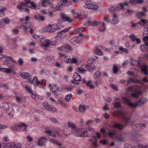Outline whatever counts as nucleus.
Returning <instances> with one entry per match:
<instances>
[{
	"label": "nucleus",
	"mask_w": 148,
	"mask_h": 148,
	"mask_svg": "<svg viewBox=\"0 0 148 148\" xmlns=\"http://www.w3.org/2000/svg\"><path fill=\"white\" fill-rule=\"evenodd\" d=\"M112 115L114 116H120L121 117L122 119V122L125 125H128L132 126L134 129H143L145 127V124H134L133 121L131 120L129 117L125 116L123 112L121 110H119L114 112L112 113Z\"/></svg>",
	"instance_id": "obj_1"
},
{
	"label": "nucleus",
	"mask_w": 148,
	"mask_h": 148,
	"mask_svg": "<svg viewBox=\"0 0 148 148\" xmlns=\"http://www.w3.org/2000/svg\"><path fill=\"white\" fill-rule=\"evenodd\" d=\"M123 103L127 104L133 108H135L139 106L143 105L145 104L147 101V99L145 98H142L138 99L136 102L132 103L130 99L127 98L122 97Z\"/></svg>",
	"instance_id": "obj_2"
},
{
	"label": "nucleus",
	"mask_w": 148,
	"mask_h": 148,
	"mask_svg": "<svg viewBox=\"0 0 148 148\" xmlns=\"http://www.w3.org/2000/svg\"><path fill=\"white\" fill-rule=\"evenodd\" d=\"M93 132V129L90 127H88L86 128L84 130L81 129L79 133L76 134H75L78 136L89 137L91 136Z\"/></svg>",
	"instance_id": "obj_3"
},
{
	"label": "nucleus",
	"mask_w": 148,
	"mask_h": 148,
	"mask_svg": "<svg viewBox=\"0 0 148 148\" xmlns=\"http://www.w3.org/2000/svg\"><path fill=\"white\" fill-rule=\"evenodd\" d=\"M62 25L60 24H55L49 25L45 28V31L48 32H54L56 30H60L62 27Z\"/></svg>",
	"instance_id": "obj_4"
},
{
	"label": "nucleus",
	"mask_w": 148,
	"mask_h": 148,
	"mask_svg": "<svg viewBox=\"0 0 148 148\" xmlns=\"http://www.w3.org/2000/svg\"><path fill=\"white\" fill-rule=\"evenodd\" d=\"M128 4L127 2H124L123 3H121L118 4V7L116 6H113L110 8L108 11L110 12H113L120 10H123L124 9V6H127Z\"/></svg>",
	"instance_id": "obj_5"
},
{
	"label": "nucleus",
	"mask_w": 148,
	"mask_h": 148,
	"mask_svg": "<svg viewBox=\"0 0 148 148\" xmlns=\"http://www.w3.org/2000/svg\"><path fill=\"white\" fill-rule=\"evenodd\" d=\"M5 105V110L7 114L10 118L11 119L13 117L14 114V110L12 108V105L11 103H6Z\"/></svg>",
	"instance_id": "obj_6"
},
{
	"label": "nucleus",
	"mask_w": 148,
	"mask_h": 148,
	"mask_svg": "<svg viewBox=\"0 0 148 148\" xmlns=\"http://www.w3.org/2000/svg\"><path fill=\"white\" fill-rule=\"evenodd\" d=\"M85 2L86 4L84 5L85 8L91 9L95 10H97L99 8L98 6L92 1L86 0Z\"/></svg>",
	"instance_id": "obj_7"
},
{
	"label": "nucleus",
	"mask_w": 148,
	"mask_h": 148,
	"mask_svg": "<svg viewBox=\"0 0 148 148\" xmlns=\"http://www.w3.org/2000/svg\"><path fill=\"white\" fill-rule=\"evenodd\" d=\"M61 131V129L58 127H56L53 129L52 131L46 129L45 130V133L50 136L52 134V132H53V134H52V136L53 137H55L56 136H61L60 133V132Z\"/></svg>",
	"instance_id": "obj_8"
},
{
	"label": "nucleus",
	"mask_w": 148,
	"mask_h": 148,
	"mask_svg": "<svg viewBox=\"0 0 148 148\" xmlns=\"http://www.w3.org/2000/svg\"><path fill=\"white\" fill-rule=\"evenodd\" d=\"M67 124L68 127L72 129L71 133L74 135L76 136H77L75 134H78L79 133L81 129L80 128H76L75 124L71 122H68Z\"/></svg>",
	"instance_id": "obj_9"
},
{
	"label": "nucleus",
	"mask_w": 148,
	"mask_h": 148,
	"mask_svg": "<svg viewBox=\"0 0 148 148\" xmlns=\"http://www.w3.org/2000/svg\"><path fill=\"white\" fill-rule=\"evenodd\" d=\"M45 43H42L41 44V47L47 48L50 45L53 46H57L58 45V44L56 41H52L50 40H45Z\"/></svg>",
	"instance_id": "obj_10"
},
{
	"label": "nucleus",
	"mask_w": 148,
	"mask_h": 148,
	"mask_svg": "<svg viewBox=\"0 0 148 148\" xmlns=\"http://www.w3.org/2000/svg\"><path fill=\"white\" fill-rule=\"evenodd\" d=\"M73 79L71 81V82L77 84H82V79L80 76L77 73L74 74L73 77Z\"/></svg>",
	"instance_id": "obj_11"
},
{
	"label": "nucleus",
	"mask_w": 148,
	"mask_h": 148,
	"mask_svg": "<svg viewBox=\"0 0 148 148\" xmlns=\"http://www.w3.org/2000/svg\"><path fill=\"white\" fill-rule=\"evenodd\" d=\"M49 87L52 92L56 93V95H58L57 94L58 93V92H59V96H60V95L62 92V90L61 88H58L54 84H49Z\"/></svg>",
	"instance_id": "obj_12"
},
{
	"label": "nucleus",
	"mask_w": 148,
	"mask_h": 148,
	"mask_svg": "<svg viewBox=\"0 0 148 148\" xmlns=\"http://www.w3.org/2000/svg\"><path fill=\"white\" fill-rule=\"evenodd\" d=\"M29 81L30 82V83L37 85L40 84L42 85V86H45L46 85V81L44 79H43L41 81H38V78L36 76L34 77L33 80H31L30 79Z\"/></svg>",
	"instance_id": "obj_13"
},
{
	"label": "nucleus",
	"mask_w": 148,
	"mask_h": 148,
	"mask_svg": "<svg viewBox=\"0 0 148 148\" xmlns=\"http://www.w3.org/2000/svg\"><path fill=\"white\" fill-rule=\"evenodd\" d=\"M25 2H23L21 4L23 5H26L29 7L34 9H35L36 6L35 4L33 1H31L30 0H23Z\"/></svg>",
	"instance_id": "obj_14"
},
{
	"label": "nucleus",
	"mask_w": 148,
	"mask_h": 148,
	"mask_svg": "<svg viewBox=\"0 0 148 148\" xmlns=\"http://www.w3.org/2000/svg\"><path fill=\"white\" fill-rule=\"evenodd\" d=\"M42 105L46 109L51 112H55L57 111V109L56 108L49 105L47 102L43 103Z\"/></svg>",
	"instance_id": "obj_15"
},
{
	"label": "nucleus",
	"mask_w": 148,
	"mask_h": 148,
	"mask_svg": "<svg viewBox=\"0 0 148 148\" xmlns=\"http://www.w3.org/2000/svg\"><path fill=\"white\" fill-rule=\"evenodd\" d=\"M101 73L99 71H98L95 73L93 75V77L95 80V84L98 86L99 84L101 83L100 75Z\"/></svg>",
	"instance_id": "obj_16"
},
{
	"label": "nucleus",
	"mask_w": 148,
	"mask_h": 148,
	"mask_svg": "<svg viewBox=\"0 0 148 148\" xmlns=\"http://www.w3.org/2000/svg\"><path fill=\"white\" fill-rule=\"evenodd\" d=\"M58 51H63L66 53L71 52L72 51V49L69 45H65L57 48Z\"/></svg>",
	"instance_id": "obj_17"
},
{
	"label": "nucleus",
	"mask_w": 148,
	"mask_h": 148,
	"mask_svg": "<svg viewBox=\"0 0 148 148\" xmlns=\"http://www.w3.org/2000/svg\"><path fill=\"white\" fill-rule=\"evenodd\" d=\"M143 40L145 44L141 46V49L143 52L145 51L148 49V36H145L143 38Z\"/></svg>",
	"instance_id": "obj_18"
},
{
	"label": "nucleus",
	"mask_w": 148,
	"mask_h": 148,
	"mask_svg": "<svg viewBox=\"0 0 148 148\" xmlns=\"http://www.w3.org/2000/svg\"><path fill=\"white\" fill-rule=\"evenodd\" d=\"M83 35L82 34H79L78 37H75L70 40L71 42L73 45H75L78 43L82 39Z\"/></svg>",
	"instance_id": "obj_19"
},
{
	"label": "nucleus",
	"mask_w": 148,
	"mask_h": 148,
	"mask_svg": "<svg viewBox=\"0 0 148 148\" xmlns=\"http://www.w3.org/2000/svg\"><path fill=\"white\" fill-rule=\"evenodd\" d=\"M138 66L141 68L142 73L146 75H148V66L145 63H143L141 61L140 66Z\"/></svg>",
	"instance_id": "obj_20"
},
{
	"label": "nucleus",
	"mask_w": 148,
	"mask_h": 148,
	"mask_svg": "<svg viewBox=\"0 0 148 148\" xmlns=\"http://www.w3.org/2000/svg\"><path fill=\"white\" fill-rule=\"evenodd\" d=\"M33 27V24L30 22H26L25 24H21L19 28L21 29H23L25 30L29 28H32Z\"/></svg>",
	"instance_id": "obj_21"
},
{
	"label": "nucleus",
	"mask_w": 148,
	"mask_h": 148,
	"mask_svg": "<svg viewBox=\"0 0 148 148\" xmlns=\"http://www.w3.org/2000/svg\"><path fill=\"white\" fill-rule=\"evenodd\" d=\"M68 0H63L62 1H60L58 3L55 7L56 10L57 11L61 10L64 6L66 5V4L68 2Z\"/></svg>",
	"instance_id": "obj_22"
},
{
	"label": "nucleus",
	"mask_w": 148,
	"mask_h": 148,
	"mask_svg": "<svg viewBox=\"0 0 148 148\" xmlns=\"http://www.w3.org/2000/svg\"><path fill=\"white\" fill-rule=\"evenodd\" d=\"M74 14V17L78 18L80 20H82L85 18L87 16L86 13L84 12L80 13H75Z\"/></svg>",
	"instance_id": "obj_23"
},
{
	"label": "nucleus",
	"mask_w": 148,
	"mask_h": 148,
	"mask_svg": "<svg viewBox=\"0 0 148 148\" xmlns=\"http://www.w3.org/2000/svg\"><path fill=\"white\" fill-rule=\"evenodd\" d=\"M71 28V27H69L67 28H65L64 30L58 32L57 33L58 35L56 36L60 37L63 38L66 36L65 33L68 32Z\"/></svg>",
	"instance_id": "obj_24"
},
{
	"label": "nucleus",
	"mask_w": 148,
	"mask_h": 148,
	"mask_svg": "<svg viewBox=\"0 0 148 148\" xmlns=\"http://www.w3.org/2000/svg\"><path fill=\"white\" fill-rule=\"evenodd\" d=\"M141 89V87L140 86L137 85H134L130 86L128 88L127 91L128 92H136L140 90Z\"/></svg>",
	"instance_id": "obj_25"
},
{
	"label": "nucleus",
	"mask_w": 148,
	"mask_h": 148,
	"mask_svg": "<svg viewBox=\"0 0 148 148\" xmlns=\"http://www.w3.org/2000/svg\"><path fill=\"white\" fill-rule=\"evenodd\" d=\"M33 37L38 42H41L40 46L41 47V44L42 43H45V38L42 36H38L36 35H34Z\"/></svg>",
	"instance_id": "obj_26"
},
{
	"label": "nucleus",
	"mask_w": 148,
	"mask_h": 148,
	"mask_svg": "<svg viewBox=\"0 0 148 148\" xmlns=\"http://www.w3.org/2000/svg\"><path fill=\"white\" fill-rule=\"evenodd\" d=\"M47 141V139L46 136L41 137L38 140L37 145L39 146H44L46 143Z\"/></svg>",
	"instance_id": "obj_27"
},
{
	"label": "nucleus",
	"mask_w": 148,
	"mask_h": 148,
	"mask_svg": "<svg viewBox=\"0 0 148 148\" xmlns=\"http://www.w3.org/2000/svg\"><path fill=\"white\" fill-rule=\"evenodd\" d=\"M99 24V21H87L85 22L84 23V25L86 26L91 25L93 26H96Z\"/></svg>",
	"instance_id": "obj_28"
},
{
	"label": "nucleus",
	"mask_w": 148,
	"mask_h": 148,
	"mask_svg": "<svg viewBox=\"0 0 148 148\" xmlns=\"http://www.w3.org/2000/svg\"><path fill=\"white\" fill-rule=\"evenodd\" d=\"M20 76L23 79L29 80V81L31 79L32 77V75L30 74L27 72H23L21 73Z\"/></svg>",
	"instance_id": "obj_29"
},
{
	"label": "nucleus",
	"mask_w": 148,
	"mask_h": 148,
	"mask_svg": "<svg viewBox=\"0 0 148 148\" xmlns=\"http://www.w3.org/2000/svg\"><path fill=\"white\" fill-rule=\"evenodd\" d=\"M141 61L140 60H134L132 58H131V61L130 62V64L132 66L138 65V66H140V63Z\"/></svg>",
	"instance_id": "obj_30"
},
{
	"label": "nucleus",
	"mask_w": 148,
	"mask_h": 148,
	"mask_svg": "<svg viewBox=\"0 0 148 148\" xmlns=\"http://www.w3.org/2000/svg\"><path fill=\"white\" fill-rule=\"evenodd\" d=\"M86 28H87L86 27H81L77 28V29L74 30L71 33V34H77L78 33H80L85 31Z\"/></svg>",
	"instance_id": "obj_31"
},
{
	"label": "nucleus",
	"mask_w": 148,
	"mask_h": 148,
	"mask_svg": "<svg viewBox=\"0 0 148 148\" xmlns=\"http://www.w3.org/2000/svg\"><path fill=\"white\" fill-rule=\"evenodd\" d=\"M79 110L82 114H84L86 112V110L88 109V107L84 105H80Z\"/></svg>",
	"instance_id": "obj_32"
},
{
	"label": "nucleus",
	"mask_w": 148,
	"mask_h": 148,
	"mask_svg": "<svg viewBox=\"0 0 148 148\" xmlns=\"http://www.w3.org/2000/svg\"><path fill=\"white\" fill-rule=\"evenodd\" d=\"M61 18L63 21H67L69 23L72 22V21L70 18L66 16V15L63 13H61L60 15Z\"/></svg>",
	"instance_id": "obj_33"
},
{
	"label": "nucleus",
	"mask_w": 148,
	"mask_h": 148,
	"mask_svg": "<svg viewBox=\"0 0 148 148\" xmlns=\"http://www.w3.org/2000/svg\"><path fill=\"white\" fill-rule=\"evenodd\" d=\"M15 97L16 101L18 103H20L23 102L25 100V97L21 95H16Z\"/></svg>",
	"instance_id": "obj_34"
},
{
	"label": "nucleus",
	"mask_w": 148,
	"mask_h": 148,
	"mask_svg": "<svg viewBox=\"0 0 148 148\" xmlns=\"http://www.w3.org/2000/svg\"><path fill=\"white\" fill-rule=\"evenodd\" d=\"M119 22L118 20V16L116 14L114 13L113 15V18L111 20L110 22L112 24H116Z\"/></svg>",
	"instance_id": "obj_35"
},
{
	"label": "nucleus",
	"mask_w": 148,
	"mask_h": 148,
	"mask_svg": "<svg viewBox=\"0 0 148 148\" xmlns=\"http://www.w3.org/2000/svg\"><path fill=\"white\" fill-rule=\"evenodd\" d=\"M120 99L118 98H116L114 102L113 103V105L116 108H119L121 107V104L120 103Z\"/></svg>",
	"instance_id": "obj_36"
},
{
	"label": "nucleus",
	"mask_w": 148,
	"mask_h": 148,
	"mask_svg": "<svg viewBox=\"0 0 148 148\" xmlns=\"http://www.w3.org/2000/svg\"><path fill=\"white\" fill-rule=\"evenodd\" d=\"M8 145L9 147L12 148H21V146L20 144L14 142L10 143Z\"/></svg>",
	"instance_id": "obj_37"
},
{
	"label": "nucleus",
	"mask_w": 148,
	"mask_h": 148,
	"mask_svg": "<svg viewBox=\"0 0 148 148\" xmlns=\"http://www.w3.org/2000/svg\"><path fill=\"white\" fill-rule=\"evenodd\" d=\"M103 49V47L101 46H98L96 47L95 52L98 55H102V50Z\"/></svg>",
	"instance_id": "obj_38"
},
{
	"label": "nucleus",
	"mask_w": 148,
	"mask_h": 148,
	"mask_svg": "<svg viewBox=\"0 0 148 148\" xmlns=\"http://www.w3.org/2000/svg\"><path fill=\"white\" fill-rule=\"evenodd\" d=\"M40 3L42 7H45L48 5H50L51 2L48 0H41Z\"/></svg>",
	"instance_id": "obj_39"
},
{
	"label": "nucleus",
	"mask_w": 148,
	"mask_h": 148,
	"mask_svg": "<svg viewBox=\"0 0 148 148\" xmlns=\"http://www.w3.org/2000/svg\"><path fill=\"white\" fill-rule=\"evenodd\" d=\"M127 82V84H129L131 82L139 83V82H140L139 80L136 79L134 78L130 77H129Z\"/></svg>",
	"instance_id": "obj_40"
},
{
	"label": "nucleus",
	"mask_w": 148,
	"mask_h": 148,
	"mask_svg": "<svg viewBox=\"0 0 148 148\" xmlns=\"http://www.w3.org/2000/svg\"><path fill=\"white\" fill-rule=\"evenodd\" d=\"M130 37L133 41L134 42L136 41L137 44L140 43V39L139 38H137L136 36L133 34L130 35Z\"/></svg>",
	"instance_id": "obj_41"
},
{
	"label": "nucleus",
	"mask_w": 148,
	"mask_h": 148,
	"mask_svg": "<svg viewBox=\"0 0 148 148\" xmlns=\"http://www.w3.org/2000/svg\"><path fill=\"white\" fill-rule=\"evenodd\" d=\"M10 20L8 18H5L1 20H0V26H3L4 25L3 22H4L5 24H9L10 23Z\"/></svg>",
	"instance_id": "obj_42"
},
{
	"label": "nucleus",
	"mask_w": 148,
	"mask_h": 148,
	"mask_svg": "<svg viewBox=\"0 0 148 148\" xmlns=\"http://www.w3.org/2000/svg\"><path fill=\"white\" fill-rule=\"evenodd\" d=\"M15 66L14 65H12L10 68H5V73H14L15 71L13 70V69L14 68Z\"/></svg>",
	"instance_id": "obj_43"
},
{
	"label": "nucleus",
	"mask_w": 148,
	"mask_h": 148,
	"mask_svg": "<svg viewBox=\"0 0 148 148\" xmlns=\"http://www.w3.org/2000/svg\"><path fill=\"white\" fill-rule=\"evenodd\" d=\"M134 11L132 10H127L126 12H123L122 13V15L124 16H127L131 15Z\"/></svg>",
	"instance_id": "obj_44"
},
{
	"label": "nucleus",
	"mask_w": 148,
	"mask_h": 148,
	"mask_svg": "<svg viewBox=\"0 0 148 148\" xmlns=\"http://www.w3.org/2000/svg\"><path fill=\"white\" fill-rule=\"evenodd\" d=\"M97 138L96 137H93L92 138L90 139V140L92 142V144L94 147H96L98 146L97 143Z\"/></svg>",
	"instance_id": "obj_45"
},
{
	"label": "nucleus",
	"mask_w": 148,
	"mask_h": 148,
	"mask_svg": "<svg viewBox=\"0 0 148 148\" xmlns=\"http://www.w3.org/2000/svg\"><path fill=\"white\" fill-rule=\"evenodd\" d=\"M117 134L116 132L113 130L108 132V135L110 138H113Z\"/></svg>",
	"instance_id": "obj_46"
},
{
	"label": "nucleus",
	"mask_w": 148,
	"mask_h": 148,
	"mask_svg": "<svg viewBox=\"0 0 148 148\" xmlns=\"http://www.w3.org/2000/svg\"><path fill=\"white\" fill-rule=\"evenodd\" d=\"M143 2V0H130V3L132 5L141 3Z\"/></svg>",
	"instance_id": "obj_47"
},
{
	"label": "nucleus",
	"mask_w": 148,
	"mask_h": 148,
	"mask_svg": "<svg viewBox=\"0 0 148 148\" xmlns=\"http://www.w3.org/2000/svg\"><path fill=\"white\" fill-rule=\"evenodd\" d=\"M35 19L37 21H43L45 20L44 16L39 15H36L34 16Z\"/></svg>",
	"instance_id": "obj_48"
},
{
	"label": "nucleus",
	"mask_w": 148,
	"mask_h": 148,
	"mask_svg": "<svg viewBox=\"0 0 148 148\" xmlns=\"http://www.w3.org/2000/svg\"><path fill=\"white\" fill-rule=\"evenodd\" d=\"M6 10V8L5 7L0 8V16L2 17L4 16V11Z\"/></svg>",
	"instance_id": "obj_49"
},
{
	"label": "nucleus",
	"mask_w": 148,
	"mask_h": 148,
	"mask_svg": "<svg viewBox=\"0 0 148 148\" xmlns=\"http://www.w3.org/2000/svg\"><path fill=\"white\" fill-rule=\"evenodd\" d=\"M19 130H21V131H24L25 130L27 126L26 125L25 123L21 124L20 125H19Z\"/></svg>",
	"instance_id": "obj_50"
},
{
	"label": "nucleus",
	"mask_w": 148,
	"mask_h": 148,
	"mask_svg": "<svg viewBox=\"0 0 148 148\" xmlns=\"http://www.w3.org/2000/svg\"><path fill=\"white\" fill-rule=\"evenodd\" d=\"M114 128H117L119 130H121L123 128V125L121 123H115L114 125Z\"/></svg>",
	"instance_id": "obj_51"
},
{
	"label": "nucleus",
	"mask_w": 148,
	"mask_h": 148,
	"mask_svg": "<svg viewBox=\"0 0 148 148\" xmlns=\"http://www.w3.org/2000/svg\"><path fill=\"white\" fill-rule=\"evenodd\" d=\"M11 128L13 130L18 131L19 130V125H13L11 126Z\"/></svg>",
	"instance_id": "obj_52"
},
{
	"label": "nucleus",
	"mask_w": 148,
	"mask_h": 148,
	"mask_svg": "<svg viewBox=\"0 0 148 148\" xmlns=\"http://www.w3.org/2000/svg\"><path fill=\"white\" fill-rule=\"evenodd\" d=\"M73 95L71 94H69L66 95L65 97V100L66 102H68L70 101Z\"/></svg>",
	"instance_id": "obj_53"
},
{
	"label": "nucleus",
	"mask_w": 148,
	"mask_h": 148,
	"mask_svg": "<svg viewBox=\"0 0 148 148\" xmlns=\"http://www.w3.org/2000/svg\"><path fill=\"white\" fill-rule=\"evenodd\" d=\"M8 127V126L4 124H0V134L4 132L3 129Z\"/></svg>",
	"instance_id": "obj_54"
},
{
	"label": "nucleus",
	"mask_w": 148,
	"mask_h": 148,
	"mask_svg": "<svg viewBox=\"0 0 148 148\" xmlns=\"http://www.w3.org/2000/svg\"><path fill=\"white\" fill-rule=\"evenodd\" d=\"M78 72L81 73H84L86 71L85 67H83V65L78 68Z\"/></svg>",
	"instance_id": "obj_55"
},
{
	"label": "nucleus",
	"mask_w": 148,
	"mask_h": 148,
	"mask_svg": "<svg viewBox=\"0 0 148 148\" xmlns=\"http://www.w3.org/2000/svg\"><path fill=\"white\" fill-rule=\"evenodd\" d=\"M64 61L66 63H70L71 62V59L69 56L65 57L64 58Z\"/></svg>",
	"instance_id": "obj_56"
},
{
	"label": "nucleus",
	"mask_w": 148,
	"mask_h": 148,
	"mask_svg": "<svg viewBox=\"0 0 148 148\" xmlns=\"http://www.w3.org/2000/svg\"><path fill=\"white\" fill-rule=\"evenodd\" d=\"M148 22V21H147L144 19H142L139 22V24L140 25L143 26Z\"/></svg>",
	"instance_id": "obj_57"
},
{
	"label": "nucleus",
	"mask_w": 148,
	"mask_h": 148,
	"mask_svg": "<svg viewBox=\"0 0 148 148\" xmlns=\"http://www.w3.org/2000/svg\"><path fill=\"white\" fill-rule=\"evenodd\" d=\"M145 14L143 12H138L137 15V16L138 18H141L145 16Z\"/></svg>",
	"instance_id": "obj_58"
},
{
	"label": "nucleus",
	"mask_w": 148,
	"mask_h": 148,
	"mask_svg": "<svg viewBox=\"0 0 148 148\" xmlns=\"http://www.w3.org/2000/svg\"><path fill=\"white\" fill-rule=\"evenodd\" d=\"M6 59L7 61H10L13 63H15L16 62V61L14 60V59L10 56H6Z\"/></svg>",
	"instance_id": "obj_59"
},
{
	"label": "nucleus",
	"mask_w": 148,
	"mask_h": 148,
	"mask_svg": "<svg viewBox=\"0 0 148 148\" xmlns=\"http://www.w3.org/2000/svg\"><path fill=\"white\" fill-rule=\"evenodd\" d=\"M25 5H23L21 4V5H17L16 6L18 10L21 11H23L24 10V6Z\"/></svg>",
	"instance_id": "obj_60"
},
{
	"label": "nucleus",
	"mask_w": 148,
	"mask_h": 148,
	"mask_svg": "<svg viewBox=\"0 0 148 148\" xmlns=\"http://www.w3.org/2000/svg\"><path fill=\"white\" fill-rule=\"evenodd\" d=\"M124 148H138L137 146H132L130 145L129 144H126L124 145Z\"/></svg>",
	"instance_id": "obj_61"
},
{
	"label": "nucleus",
	"mask_w": 148,
	"mask_h": 148,
	"mask_svg": "<svg viewBox=\"0 0 148 148\" xmlns=\"http://www.w3.org/2000/svg\"><path fill=\"white\" fill-rule=\"evenodd\" d=\"M113 72L114 73H116L118 71V67L116 65L114 64L113 68Z\"/></svg>",
	"instance_id": "obj_62"
},
{
	"label": "nucleus",
	"mask_w": 148,
	"mask_h": 148,
	"mask_svg": "<svg viewBox=\"0 0 148 148\" xmlns=\"http://www.w3.org/2000/svg\"><path fill=\"white\" fill-rule=\"evenodd\" d=\"M119 50L120 51L122 52H124L126 53H128V51L127 49L124 48L122 47H120L119 48Z\"/></svg>",
	"instance_id": "obj_63"
},
{
	"label": "nucleus",
	"mask_w": 148,
	"mask_h": 148,
	"mask_svg": "<svg viewBox=\"0 0 148 148\" xmlns=\"http://www.w3.org/2000/svg\"><path fill=\"white\" fill-rule=\"evenodd\" d=\"M138 148H148V145H142L139 144L137 145Z\"/></svg>",
	"instance_id": "obj_64"
}]
</instances>
